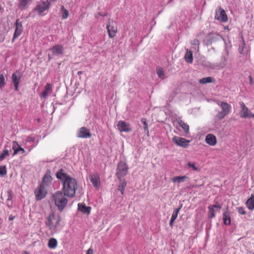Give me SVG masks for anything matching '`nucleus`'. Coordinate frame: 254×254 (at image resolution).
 <instances>
[{
  "instance_id": "1",
  "label": "nucleus",
  "mask_w": 254,
  "mask_h": 254,
  "mask_svg": "<svg viewBox=\"0 0 254 254\" xmlns=\"http://www.w3.org/2000/svg\"><path fill=\"white\" fill-rule=\"evenodd\" d=\"M56 176L62 182L63 190L64 195L69 197H73L78 188L75 179L64 173L63 169L59 170Z\"/></svg>"
},
{
  "instance_id": "2",
  "label": "nucleus",
  "mask_w": 254,
  "mask_h": 254,
  "mask_svg": "<svg viewBox=\"0 0 254 254\" xmlns=\"http://www.w3.org/2000/svg\"><path fill=\"white\" fill-rule=\"evenodd\" d=\"M65 196L66 195H64V192H62L61 191H58L53 195L55 203L61 211H63L68 202V200Z\"/></svg>"
},
{
  "instance_id": "3",
  "label": "nucleus",
  "mask_w": 254,
  "mask_h": 254,
  "mask_svg": "<svg viewBox=\"0 0 254 254\" xmlns=\"http://www.w3.org/2000/svg\"><path fill=\"white\" fill-rule=\"evenodd\" d=\"M60 220L61 219L59 216H56L52 213L48 216L45 222V224L51 232H55Z\"/></svg>"
},
{
  "instance_id": "4",
  "label": "nucleus",
  "mask_w": 254,
  "mask_h": 254,
  "mask_svg": "<svg viewBox=\"0 0 254 254\" xmlns=\"http://www.w3.org/2000/svg\"><path fill=\"white\" fill-rule=\"evenodd\" d=\"M220 106L222 111L218 113L216 116V118L218 120H222L230 113L231 106L225 102H221Z\"/></svg>"
},
{
  "instance_id": "5",
  "label": "nucleus",
  "mask_w": 254,
  "mask_h": 254,
  "mask_svg": "<svg viewBox=\"0 0 254 254\" xmlns=\"http://www.w3.org/2000/svg\"><path fill=\"white\" fill-rule=\"evenodd\" d=\"M128 168L127 163L123 161H120L118 164L116 170V176L119 179H122L126 176L128 173Z\"/></svg>"
},
{
  "instance_id": "6",
  "label": "nucleus",
  "mask_w": 254,
  "mask_h": 254,
  "mask_svg": "<svg viewBox=\"0 0 254 254\" xmlns=\"http://www.w3.org/2000/svg\"><path fill=\"white\" fill-rule=\"evenodd\" d=\"M106 29L109 38H113L116 36L118 32V27L112 19H111L110 18L108 19V21L106 25Z\"/></svg>"
},
{
  "instance_id": "7",
  "label": "nucleus",
  "mask_w": 254,
  "mask_h": 254,
  "mask_svg": "<svg viewBox=\"0 0 254 254\" xmlns=\"http://www.w3.org/2000/svg\"><path fill=\"white\" fill-rule=\"evenodd\" d=\"M241 110L240 112L242 118H254V114L248 109L243 102L239 103Z\"/></svg>"
},
{
  "instance_id": "8",
  "label": "nucleus",
  "mask_w": 254,
  "mask_h": 254,
  "mask_svg": "<svg viewBox=\"0 0 254 254\" xmlns=\"http://www.w3.org/2000/svg\"><path fill=\"white\" fill-rule=\"evenodd\" d=\"M172 141L177 146L187 148L189 146L190 141L184 138H182L178 136H174L172 138Z\"/></svg>"
},
{
  "instance_id": "9",
  "label": "nucleus",
  "mask_w": 254,
  "mask_h": 254,
  "mask_svg": "<svg viewBox=\"0 0 254 254\" xmlns=\"http://www.w3.org/2000/svg\"><path fill=\"white\" fill-rule=\"evenodd\" d=\"M14 26L15 30L12 39L13 42L22 34L23 30L22 22H20L19 19L16 20Z\"/></svg>"
},
{
  "instance_id": "10",
  "label": "nucleus",
  "mask_w": 254,
  "mask_h": 254,
  "mask_svg": "<svg viewBox=\"0 0 254 254\" xmlns=\"http://www.w3.org/2000/svg\"><path fill=\"white\" fill-rule=\"evenodd\" d=\"M215 18L222 22H226L228 21V17L226 12L221 7L216 10Z\"/></svg>"
},
{
  "instance_id": "11",
  "label": "nucleus",
  "mask_w": 254,
  "mask_h": 254,
  "mask_svg": "<svg viewBox=\"0 0 254 254\" xmlns=\"http://www.w3.org/2000/svg\"><path fill=\"white\" fill-rule=\"evenodd\" d=\"M89 178L92 183L93 186L97 189H99L101 185V181L100 175L98 173L96 172L89 175Z\"/></svg>"
},
{
  "instance_id": "12",
  "label": "nucleus",
  "mask_w": 254,
  "mask_h": 254,
  "mask_svg": "<svg viewBox=\"0 0 254 254\" xmlns=\"http://www.w3.org/2000/svg\"><path fill=\"white\" fill-rule=\"evenodd\" d=\"M47 194V190L46 187L43 186V184H40L39 187L35 191V194L36 199L38 200H41L45 197Z\"/></svg>"
},
{
  "instance_id": "13",
  "label": "nucleus",
  "mask_w": 254,
  "mask_h": 254,
  "mask_svg": "<svg viewBox=\"0 0 254 254\" xmlns=\"http://www.w3.org/2000/svg\"><path fill=\"white\" fill-rule=\"evenodd\" d=\"M92 136L89 129L86 127H80L76 133V136L78 138H90Z\"/></svg>"
},
{
  "instance_id": "14",
  "label": "nucleus",
  "mask_w": 254,
  "mask_h": 254,
  "mask_svg": "<svg viewBox=\"0 0 254 254\" xmlns=\"http://www.w3.org/2000/svg\"><path fill=\"white\" fill-rule=\"evenodd\" d=\"M117 127L118 129L121 132H128L131 130L129 124L122 121L118 122Z\"/></svg>"
},
{
  "instance_id": "15",
  "label": "nucleus",
  "mask_w": 254,
  "mask_h": 254,
  "mask_svg": "<svg viewBox=\"0 0 254 254\" xmlns=\"http://www.w3.org/2000/svg\"><path fill=\"white\" fill-rule=\"evenodd\" d=\"M20 78L21 75L20 74V72L17 70L12 75L11 79L16 91L18 90V85Z\"/></svg>"
},
{
  "instance_id": "16",
  "label": "nucleus",
  "mask_w": 254,
  "mask_h": 254,
  "mask_svg": "<svg viewBox=\"0 0 254 254\" xmlns=\"http://www.w3.org/2000/svg\"><path fill=\"white\" fill-rule=\"evenodd\" d=\"M177 123L179 126L183 129L184 132L185 134L188 135L190 134V127L189 125L184 122L180 118H178L176 120Z\"/></svg>"
},
{
  "instance_id": "17",
  "label": "nucleus",
  "mask_w": 254,
  "mask_h": 254,
  "mask_svg": "<svg viewBox=\"0 0 254 254\" xmlns=\"http://www.w3.org/2000/svg\"><path fill=\"white\" fill-rule=\"evenodd\" d=\"M50 5V3L48 0L46 1H43L41 4L36 6L35 10L38 11L39 14H41L49 8Z\"/></svg>"
},
{
  "instance_id": "18",
  "label": "nucleus",
  "mask_w": 254,
  "mask_h": 254,
  "mask_svg": "<svg viewBox=\"0 0 254 254\" xmlns=\"http://www.w3.org/2000/svg\"><path fill=\"white\" fill-rule=\"evenodd\" d=\"M205 141L210 146H215L217 143V138L216 136L211 133H209L206 136Z\"/></svg>"
},
{
  "instance_id": "19",
  "label": "nucleus",
  "mask_w": 254,
  "mask_h": 254,
  "mask_svg": "<svg viewBox=\"0 0 254 254\" xmlns=\"http://www.w3.org/2000/svg\"><path fill=\"white\" fill-rule=\"evenodd\" d=\"M50 50L55 55H61L63 54L64 48L62 45H56L51 48Z\"/></svg>"
},
{
  "instance_id": "20",
  "label": "nucleus",
  "mask_w": 254,
  "mask_h": 254,
  "mask_svg": "<svg viewBox=\"0 0 254 254\" xmlns=\"http://www.w3.org/2000/svg\"><path fill=\"white\" fill-rule=\"evenodd\" d=\"M12 144V149L14 150L13 155L17 154L19 151L22 152V153L25 152V150L16 141H13Z\"/></svg>"
},
{
  "instance_id": "21",
  "label": "nucleus",
  "mask_w": 254,
  "mask_h": 254,
  "mask_svg": "<svg viewBox=\"0 0 254 254\" xmlns=\"http://www.w3.org/2000/svg\"><path fill=\"white\" fill-rule=\"evenodd\" d=\"M78 210L84 214H89L90 213L91 208L90 206H87L85 204L79 203L78 204Z\"/></svg>"
},
{
  "instance_id": "22",
  "label": "nucleus",
  "mask_w": 254,
  "mask_h": 254,
  "mask_svg": "<svg viewBox=\"0 0 254 254\" xmlns=\"http://www.w3.org/2000/svg\"><path fill=\"white\" fill-rule=\"evenodd\" d=\"M223 220L225 225H230L231 224L230 214L228 210L223 213Z\"/></svg>"
},
{
  "instance_id": "23",
  "label": "nucleus",
  "mask_w": 254,
  "mask_h": 254,
  "mask_svg": "<svg viewBox=\"0 0 254 254\" xmlns=\"http://www.w3.org/2000/svg\"><path fill=\"white\" fill-rule=\"evenodd\" d=\"M52 178L50 175L47 173L43 177L42 182L41 184H43L45 187L49 186L52 182Z\"/></svg>"
},
{
  "instance_id": "24",
  "label": "nucleus",
  "mask_w": 254,
  "mask_h": 254,
  "mask_svg": "<svg viewBox=\"0 0 254 254\" xmlns=\"http://www.w3.org/2000/svg\"><path fill=\"white\" fill-rule=\"evenodd\" d=\"M246 204L249 209H254V193L251 194V197L247 200Z\"/></svg>"
},
{
  "instance_id": "25",
  "label": "nucleus",
  "mask_w": 254,
  "mask_h": 254,
  "mask_svg": "<svg viewBox=\"0 0 254 254\" xmlns=\"http://www.w3.org/2000/svg\"><path fill=\"white\" fill-rule=\"evenodd\" d=\"M51 90L52 85L50 83H47L44 90L41 94V97L43 98H46Z\"/></svg>"
},
{
  "instance_id": "26",
  "label": "nucleus",
  "mask_w": 254,
  "mask_h": 254,
  "mask_svg": "<svg viewBox=\"0 0 254 254\" xmlns=\"http://www.w3.org/2000/svg\"><path fill=\"white\" fill-rule=\"evenodd\" d=\"M185 60L188 63L191 64L193 62L192 52L188 49L186 50V53L185 55Z\"/></svg>"
},
{
  "instance_id": "27",
  "label": "nucleus",
  "mask_w": 254,
  "mask_h": 254,
  "mask_svg": "<svg viewBox=\"0 0 254 254\" xmlns=\"http://www.w3.org/2000/svg\"><path fill=\"white\" fill-rule=\"evenodd\" d=\"M58 245V242L55 238H51L49 239L48 246L50 249H55Z\"/></svg>"
},
{
  "instance_id": "28",
  "label": "nucleus",
  "mask_w": 254,
  "mask_h": 254,
  "mask_svg": "<svg viewBox=\"0 0 254 254\" xmlns=\"http://www.w3.org/2000/svg\"><path fill=\"white\" fill-rule=\"evenodd\" d=\"M120 183L118 187V190L121 192L122 194H124L125 188L127 186V182L125 180L119 179Z\"/></svg>"
},
{
  "instance_id": "29",
  "label": "nucleus",
  "mask_w": 254,
  "mask_h": 254,
  "mask_svg": "<svg viewBox=\"0 0 254 254\" xmlns=\"http://www.w3.org/2000/svg\"><path fill=\"white\" fill-rule=\"evenodd\" d=\"M60 12L63 19H66L69 16V12L68 10L64 7V5L61 6Z\"/></svg>"
},
{
  "instance_id": "30",
  "label": "nucleus",
  "mask_w": 254,
  "mask_h": 254,
  "mask_svg": "<svg viewBox=\"0 0 254 254\" xmlns=\"http://www.w3.org/2000/svg\"><path fill=\"white\" fill-rule=\"evenodd\" d=\"M188 177L186 176H177L171 179V181L173 183L177 182L178 183L183 182Z\"/></svg>"
},
{
  "instance_id": "31",
  "label": "nucleus",
  "mask_w": 254,
  "mask_h": 254,
  "mask_svg": "<svg viewBox=\"0 0 254 254\" xmlns=\"http://www.w3.org/2000/svg\"><path fill=\"white\" fill-rule=\"evenodd\" d=\"M214 81V79L211 77H204L199 80L200 84H204L208 83H211Z\"/></svg>"
},
{
  "instance_id": "32",
  "label": "nucleus",
  "mask_w": 254,
  "mask_h": 254,
  "mask_svg": "<svg viewBox=\"0 0 254 254\" xmlns=\"http://www.w3.org/2000/svg\"><path fill=\"white\" fill-rule=\"evenodd\" d=\"M31 1V0H21L19 4V8L21 9H25L27 4Z\"/></svg>"
},
{
  "instance_id": "33",
  "label": "nucleus",
  "mask_w": 254,
  "mask_h": 254,
  "mask_svg": "<svg viewBox=\"0 0 254 254\" xmlns=\"http://www.w3.org/2000/svg\"><path fill=\"white\" fill-rule=\"evenodd\" d=\"M182 207V204H181L178 208H177L174 210L173 214L172 215L171 219H172V220L175 221V220L177 219V218L178 217V213L179 212V211L181 209Z\"/></svg>"
},
{
  "instance_id": "34",
  "label": "nucleus",
  "mask_w": 254,
  "mask_h": 254,
  "mask_svg": "<svg viewBox=\"0 0 254 254\" xmlns=\"http://www.w3.org/2000/svg\"><path fill=\"white\" fill-rule=\"evenodd\" d=\"M208 209V218L209 219H212L215 217V209L212 206H209Z\"/></svg>"
},
{
  "instance_id": "35",
  "label": "nucleus",
  "mask_w": 254,
  "mask_h": 254,
  "mask_svg": "<svg viewBox=\"0 0 254 254\" xmlns=\"http://www.w3.org/2000/svg\"><path fill=\"white\" fill-rule=\"evenodd\" d=\"M156 72L159 77L163 78L165 75L164 70L161 67H158L156 69Z\"/></svg>"
},
{
  "instance_id": "36",
  "label": "nucleus",
  "mask_w": 254,
  "mask_h": 254,
  "mask_svg": "<svg viewBox=\"0 0 254 254\" xmlns=\"http://www.w3.org/2000/svg\"><path fill=\"white\" fill-rule=\"evenodd\" d=\"M8 154L9 151L7 149H5L2 152L0 153V161L3 160Z\"/></svg>"
},
{
  "instance_id": "37",
  "label": "nucleus",
  "mask_w": 254,
  "mask_h": 254,
  "mask_svg": "<svg viewBox=\"0 0 254 254\" xmlns=\"http://www.w3.org/2000/svg\"><path fill=\"white\" fill-rule=\"evenodd\" d=\"M141 122H142V123L143 124V128H144V130L145 131H147V133L148 134L149 133V130H148V125H147V123L146 122V120L145 118H142L141 119Z\"/></svg>"
},
{
  "instance_id": "38",
  "label": "nucleus",
  "mask_w": 254,
  "mask_h": 254,
  "mask_svg": "<svg viewBox=\"0 0 254 254\" xmlns=\"http://www.w3.org/2000/svg\"><path fill=\"white\" fill-rule=\"evenodd\" d=\"M5 85V78L2 74H0V89Z\"/></svg>"
},
{
  "instance_id": "39",
  "label": "nucleus",
  "mask_w": 254,
  "mask_h": 254,
  "mask_svg": "<svg viewBox=\"0 0 254 254\" xmlns=\"http://www.w3.org/2000/svg\"><path fill=\"white\" fill-rule=\"evenodd\" d=\"M7 171L5 166L0 167V175L2 176L6 174Z\"/></svg>"
},
{
  "instance_id": "40",
  "label": "nucleus",
  "mask_w": 254,
  "mask_h": 254,
  "mask_svg": "<svg viewBox=\"0 0 254 254\" xmlns=\"http://www.w3.org/2000/svg\"><path fill=\"white\" fill-rule=\"evenodd\" d=\"M237 209L238 213L241 215H245L246 214V212L243 207H238L237 208Z\"/></svg>"
},
{
  "instance_id": "41",
  "label": "nucleus",
  "mask_w": 254,
  "mask_h": 254,
  "mask_svg": "<svg viewBox=\"0 0 254 254\" xmlns=\"http://www.w3.org/2000/svg\"><path fill=\"white\" fill-rule=\"evenodd\" d=\"M187 165L189 167L191 168L194 171H198V168L196 167L194 163H191L190 162H189L187 164Z\"/></svg>"
},
{
  "instance_id": "42",
  "label": "nucleus",
  "mask_w": 254,
  "mask_h": 254,
  "mask_svg": "<svg viewBox=\"0 0 254 254\" xmlns=\"http://www.w3.org/2000/svg\"><path fill=\"white\" fill-rule=\"evenodd\" d=\"M210 206H212L214 209L215 208L220 209L222 207L221 205H220L218 202H216L214 205H210Z\"/></svg>"
},
{
  "instance_id": "43",
  "label": "nucleus",
  "mask_w": 254,
  "mask_h": 254,
  "mask_svg": "<svg viewBox=\"0 0 254 254\" xmlns=\"http://www.w3.org/2000/svg\"><path fill=\"white\" fill-rule=\"evenodd\" d=\"M190 43L193 45H199L200 43L198 39H195L190 42Z\"/></svg>"
},
{
  "instance_id": "44",
  "label": "nucleus",
  "mask_w": 254,
  "mask_h": 254,
  "mask_svg": "<svg viewBox=\"0 0 254 254\" xmlns=\"http://www.w3.org/2000/svg\"><path fill=\"white\" fill-rule=\"evenodd\" d=\"M86 254H94L93 250L92 248H89L87 251Z\"/></svg>"
},
{
  "instance_id": "45",
  "label": "nucleus",
  "mask_w": 254,
  "mask_h": 254,
  "mask_svg": "<svg viewBox=\"0 0 254 254\" xmlns=\"http://www.w3.org/2000/svg\"><path fill=\"white\" fill-rule=\"evenodd\" d=\"M98 14L100 16H106L107 15V13L105 12L104 13H102L101 12H98Z\"/></svg>"
},
{
  "instance_id": "46",
  "label": "nucleus",
  "mask_w": 254,
  "mask_h": 254,
  "mask_svg": "<svg viewBox=\"0 0 254 254\" xmlns=\"http://www.w3.org/2000/svg\"><path fill=\"white\" fill-rule=\"evenodd\" d=\"M249 78L250 83L251 84H253V78H252V76L250 75L249 76Z\"/></svg>"
},
{
  "instance_id": "47",
  "label": "nucleus",
  "mask_w": 254,
  "mask_h": 254,
  "mask_svg": "<svg viewBox=\"0 0 254 254\" xmlns=\"http://www.w3.org/2000/svg\"><path fill=\"white\" fill-rule=\"evenodd\" d=\"M175 220H173L172 219H171L170 220V226L172 227L173 226V223L174 222Z\"/></svg>"
},
{
  "instance_id": "48",
  "label": "nucleus",
  "mask_w": 254,
  "mask_h": 254,
  "mask_svg": "<svg viewBox=\"0 0 254 254\" xmlns=\"http://www.w3.org/2000/svg\"><path fill=\"white\" fill-rule=\"evenodd\" d=\"M15 217L14 216H13L12 215H10L9 217V221H12L14 219Z\"/></svg>"
},
{
  "instance_id": "49",
  "label": "nucleus",
  "mask_w": 254,
  "mask_h": 254,
  "mask_svg": "<svg viewBox=\"0 0 254 254\" xmlns=\"http://www.w3.org/2000/svg\"><path fill=\"white\" fill-rule=\"evenodd\" d=\"M82 73H83V72L82 71H78L77 72V74L78 75H80V74H82Z\"/></svg>"
},
{
  "instance_id": "50",
  "label": "nucleus",
  "mask_w": 254,
  "mask_h": 254,
  "mask_svg": "<svg viewBox=\"0 0 254 254\" xmlns=\"http://www.w3.org/2000/svg\"><path fill=\"white\" fill-rule=\"evenodd\" d=\"M11 199V195H9L8 199Z\"/></svg>"
},
{
  "instance_id": "51",
  "label": "nucleus",
  "mask_w": 254,
  "mask_h": 254,
  "mask_svg": "<svg viewBox=\"0 0 254 254\" xmlns=\"http://www.w3.org/2000/svg\"><path fill=\"white\" fill-rule=\"evenodd\" d=\"M48 57H49V60H50L51 59V57L50 56V55H48Z\"/></svg>"
},
{
  "instance_id": "52",
  "label": "nucleus",
  "mask_w": 254,
  "mask_h": 254,
  "mask_svg": "<svg viewBox=\"0 0 254 254\" xmlns=\"http://www.w3.org/2000/svg\"><path fill=\"white\" fill-rule=\"evenodd\" d=\"M23 254H29L27 252H25Z\"/></svg>"
},
{
  "instance_id": "53",
  "label": "nucleus",
  "mask_w": 254,
  "mask_h": 254,
  "mask_svg": "<svg viewBox=\"0 0 254 254\" xmlns=\"http://www.w3.org/2000/svg\"><path fill=\"white\" fill-rule=\"evenodd\" d=\"M243 45H244V46H245V43H244V41H243Z\"/></svg>"
},
{
  "instance_id": "54",
  "label": "nucleus",
  "mask_w": 254,
  "mask_h": 254,
  "mask_svg": "<svg viewBox=\"0 0 254 254\" xmlns=\"http://www.w3.org/2000/svg\"><path fill=\"white\" fill-rule=\"evenodd\" d=\"M253 254H254V252L253 253Z\"/></svg>"
}]
</instances>
